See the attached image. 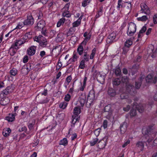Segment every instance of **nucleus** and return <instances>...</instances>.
<instances>
[{
  "instance_id": "obj_1",
  "label": "nucleus",
  "mask_w": 157,
  "mask_h": 157,
  "mask_svg": "<svg viewBox=\"0 0 157 157\" xmlns=\"http://www.w3.org/2000/svg\"><path fill=\"white\" fill-rule=\"evenodd\" d=\"M144 78L143 76L140 77L138 79V81H136L135 82V87L132 84H129L126 85V90L130 94L132 95V96H135L137 92L136 89H139L142 83V82Z\"/></svg>"
},
{
  "instance_id": "obj_2",
  "label": "nucleus",
  "mask_w": 157,
  "mask_h": 157,
  "mask_svg": "<svg viewBox=\"0 0 157 157\" xmlns=\"http://www.w3.org/2000/svg\"><path fill=\"white\" fill-rule=\"evenodd\" d=\"M95 99V92L93 89L91 90L89 92L86 103V106L90 108L91 105H93V102Z\"/></svg>"
},
{
  "instance_id": "obj_3",
  "label": "nucleus",
  "mask_w": 157,
  "mask_h": 157,
  "mask_svg": "<svg viewBox=\"0 0 157 157\" xmlns=\"http://www.w3.org/2000/svg\"><path fill=\"white\" fill-rule=\"evenodd\" d=\"M136 25L133 22H130L128 23L127 34L129 36H133L136 32Z\"/></svg>"
},
{
  "instance_id": "obj_4",
  "label": "nucleus",
  "mask_w": 157,
  "mask_h": 157,
  "mask_svg": "<svg viewBox=\"0 0 157 157\" xmlns=\"http://www.w3.org/2000/svg\"><path fill=\"white\" fill-rule=\"evenodd\" d=\"M137 104V103L136 102H134L133 103V106H136V108L139 112L142 113L144 112V110L146 109V107H148V108H147V109L148 110H151L152 107V105L153 104V103L151 102L149 103L148 105H146L145 108L141 104H140L138 105Z\"/></svg>"
},
{
  "instance_id": "obj_5",
  "label": "nucleus",
  "mask_w": 157,
  "mask_h": 157,
  "mask_svg": "<svg viewBox=\"0 0 157 157\" xmlns=\"http://www.w3.org/2000/svg\"><path fill=\"white\" fill-rule=\"evenodd\" d=\"M24 21L25 24V27H29L34 24V19L31 14H28L27 15V18Z\"/></svg>"
},
{
  "instance_id": "obj_6",
  "label": "nucleus",
  "mask_w": 157,
  "mask_h": 157,
  "mask_svg": "<svg viewBox=\"0 0 157 157\" xmlns=\"http://www.w3.org/2000/svg\"><path fill=\"white\" fill-rule=\"evenodd\" d=\"M154 124H152L148 125L147 127H143L142 130V133L144 135H147L151 134L153 129V126Z\"/></svg>"
},
{
  "instance_id": "obj_7",
  "label": "nucleus",
  "mask_w": 157,
  "mask_h": 157,
  "mask_svg": "<svg viewBox=\"0 0 157 157\" xmlns=\"http://www.w3.org/2000/svg\"><path fill=\"white\" fill-rule=\"evenodd\" d=\"M46 25V23L44 20H41L39 21L35 26L34 29L37 31H40L43 29Z\"/></svg>"
},
{
  "instance_id": "obj_8",
  "label": "nucleus",
  "mask_w": 157,
  "mask_h": 157,
  "mask_svg": "<svg viewBox=\"0 0 157 157\" xmlns=\"http://www.w3.org/2000/svg\"><path fill=\"white\" fill-rule=\"evenodd\" d=\"M141 8L140 11L142 13H144L147 15H149L150 13V11L149 8L146 4L142 3L140 4Z\"/></svg>"
},
{
  "instance_id": "obj_9",
  "label": "nucleus",
  "mask_w": 157,
  "mask_h": 157,
  "mask_svg": "<svg viewBox=\"0 0 157 157\" xmlns=\"http://www.w3.org/2000/svg\"><path fill=\"white\" fill-rule=\"evenodd\" d=\"M146 80L147 83H155L157 82V75L153 77L152 75L149 74L146 77Z\"/></svg>"
},
{
  "instance_id": "obj_10",
  "label": "nucleus",
  "mask_w": 157,
  "mask_h": 157,
  "mask_svg": "<svg viewBox=\"0 0 157 157\" xmlns=\"http://www.w3.org/2000/svg\"><path fill=\"white\" fill-rule=\"evenodd\" d=\"M19 48V47H17L13 43L9 49V53L11 56H13L16 53Z\"/></svg>"
},
{
  "instance_id": "obj_11",
  "label": "nucleus",
  "mask_w": 157,
  "mask_h": 157,
  "mask_svg": "<svg viewBox=\"0 0 157 157\" xmlns=\"http://www.w3.org/2000/svg\"><path fill=\"white\" fill-rule=\"evenodd\" d=\"M107 140V137H105L100 140L98 143V147L99 149H102L105 147Z\"/></svg>"
},
{
  "instance_id": "obj_12",
  "label": "nucleus",
  "mask_w": 157,
  "mask_h": 157,
  "mask_svg": "<svg viewBox=\"0 0 157 157\" xmlns=\"http://www.w3.org/2000/svg\"><path fill=\"white\" fill-rule=\"evenodd\" d=\"M14 88V87L11 85L7 86L5 89L3 90L2 93L4 95H7L13 92Z\"/></svg>"
},
{
  "instance_id": "obj_13",
  "label": "nucleus",
  "mask_w": 157,
  "mask_h": 157,
  "mask_svg": "<svg viewBox=\"0 0 157 157\" xmlns=\"http://www.w3.org/2000/svg\"><path fill=\"white\" fill-rule=\"evenodd\" d=\"M116 34L115 33L113 32L110 34L108 36L107 40V42L108 43H111L116 41L115 40Z\"/></svg>"
},
{
  "instance_id": "obj_14",
  "label": "nucleus",
  "mask_w": 157,
  "mask_h": 157,
  "mask_svg": "<svg viewBox=\"0 0 157 157\" xmlns=\"http://www.w3.org/2000/svg\"><path fill=\"white\" fill-rule=\"evenodd\" d=\"M36 47L34 46H32L29 48L27 50V53L29 56L34 55L36 51Z\"/></svg>"
},
{
  "instance_id": "obj_15",
  "label": "nucleus",
  "mask_w": 157,
  "mask_h": 157,
  "mask_svg": "<svg viewBox=\"0 0 157 157\" xmlns=\"http://www.w3.org/2000/svg\"><path fill=\"white\" fill-rule=\"evenodd\" d=\"M17 115V113H9L7 116L6 117L5 119L9 122H12L15 120V117Z\"/></svg>"
},
{
  "instance_id": "obj_16",
  "label": "nucleus",
  "mask_w": 157,
  "mask_h": 157,
  "mask_svg": "<svg viewBox=\"0 0 157 157\" xmlns=\"http://www.w3.org/2000/svg\"><path fill=\"white\" fill-rule=\"evenodd\" d=\"M23 36L17 40H16L13 44L17 47H19L26 42Z\"/></svg>"
},
{
  "instance_id": "obj_17",
  "label": "nucleus",
  "mask_w": 157,
  "mask_h": 157,
  "mask_svg": "<svg viewBox=\"0 0 157 157\" xmlns=\"http://www.w3.org/2000/svg\"><path fill=\"white\" fill-rule=\"evenodd\" d=\"M85 43L84 42H82L78 46L77 49V52L80 56L82 55L83 53V47H85L86 45H84V44Z\"/></svg>"
},
{
  "instance_id": "obj_18",
  "label": "nucleus",
  "mask_w": 157,
  "mask_h": 157,
  "mask_svg": "<svg viewBox=\"0 0 157 157\" xmlns=\"http://www.w3.org/2000/svg\"><path fill=\"white\" fill-rule=\"evenodd\" d=\"M10 100L8 97H6L2 98L0 101V104L3 106L9 104Z\"/></svg>"
},
{
  "instance_id": "obj_19",
  "label": "nucleus",
  "mask_w": 157,
  "mask_h": 157,
  "mask_svg": "<svg viewBox=\"0 0 157 157\" xmlns=\"http://www.w3.org/2000/svg\"><path fill=\"white\" fill-rule=\"evenodd\" d=\"M80 119V117H76L75 116H72L71 122L72 123L71 127H74L76 123L77 122H79Z\"/></svg>"
},
{
  "instance_id": "obj_20",
  "label": "nucleus",
  "mask_w": 157,
  "mask_h": 157,
  "mask_svg": "<svg viewBox=\"0 0 157 157\" xmlns=\"http://www.w3.org/2000/svg\"><path fill=\"white\" fill-rule=\"evenodd\" d=\"M81 113V109L78 107H75L74 109L73 115L72 116H75L76 117H80L78 116L79 114Z\"/></svg>"
},
{
  "instance_id": "obj_21",
  "label": "nucleus",
  "mask_w": 157,
  "mask_h": 157,
  "mask_svg": "<svg viewBox=\"0 0 157 157\" xmlns=\"http://www.w3.org/2000/svg\"><path fill=\"white\" fill-rule=\"evenodd\" d=\"M86 96L83 97H80L78 103H79L80 106L83 107L85 103L86 104Z\"/></svg>"
},
{
  "instance_id": "obj_22",
  "label": "nucleus",
  "mask_w": 157,
  "mask_h": 157,
  "mask_svg": "<svg viewBox=\"0 0 157 157\" xmlns=\"http://www.w3.org/2000/svg\"><path fill=\"white\" fill-rule=\"evenodd\" d=\"M97 81L99 83H101L105 81L104 76L101 74L100 73L98 74L97 75Z\"/></svg>"
},
{
  "instance_id": "obj_23",
  "label": "nucleus",
  "mask_w": 157,
  "mask_h": 157,
  "mask_svg": "<svg viewBox=\"0 0 157 157\" xmlns=\"http://www.w3.org/2000/svg\"><path fill=\"white\" fill-rule=\"evenodd\" d=\"M23 37L26 42H28V40L32 37V33L31 32L26 33L23 36Z\"/></svg>"
},
{
  "instance_id": "obj_24",
  "label": "nucleus",
  "mask_w": 157,
  "mask_h": 157,
  "mask_svg": "<svg viewBox=\"0 0 157 157\" xmlns=\"http://www.w3.org/2000/svg\"><path fill=\"white\" fill-rule=\"evenodd\" d=\"M108 94L110 97H114L116 95L115 90L112 88H109L108 91Z\"/></svg>"
},
{
  "instance_id": "obj_25",
  "label": "nucleus",
  "mask_w": 157,
  "mask_h": 157,
  "mask_svg": "<svg viewBox=\"0 0 157 157\" xmlns=\"http://www.w3.org/2000/svg\"><path fill=\"white\" fill-rule=\"evenodd\" d=\"M40 45L42 48L46 47L48 44V42L46 39L44 37V39H42L39 43Z\"/></svg>"
},
{
  "instance_id": "obj_26",
  "label": "nucleus",
  "mask_w": 157,
  "mask_h": 157,
  "mask_svg": "<svg viewBox=\"0 0 157 157\" xmlns=\"http://www.w3.org/2000/svg\"><path fill=\"white\" fill-rule=\"evenodd\" d=\"M136 146L138 147L140 151H142L144 148V143L141 141H138L136 144Z\"/></svg>"
},
{
  "instance_id": "obj_27",
  "label": "nucleus",
  "mask_w": 157,
  "mask_h": 157,
  "mask_svg": "<svg viewBox=\"0 0 157 157\" xmlns=\"http://www.w3.org/2000/svg\"><path fill=\"white\" fill-rule=\"evenodd\" d=\"M32 65L33 64L29 63H27L26 65L24 66L25 68L27 71L26 74H27L32 69Z\"/></svg>"
},
{
  "instance_id": "obj_28",
  "label": "nucleus",
  "mask_w": 157,
  "mask_h": 157,
  "mask_svg": "<svg viewBox=\"0 0 157 157\" xmlns=\"http://www.w3.org/2000/svg\"><path fill=\"white\" fill-rule=\"evenodd\" d=\"M17 70L14 68H13L10 71V74L11 77H13L15 76L17 74Z\"/></svg>"
},
{
  "instance_id": "obj_29",
  "label": "nucleus",
  "mask_w": 157,
  "mask_h": 157,
  "mask_svg": "<svg viewBox=\"0 0 157 157\" xmlns=\"http://www.w3.org/2000/svg\"><path fill=\"white\" fill-rule=\"evenodd\" d=\"M126 91L128 93H124L121 94L120 98L121 99H128L129 98V95L132 96V95L130 94L128 91H127L126 89Z\"/></svg>"
},
{
  "instance_id": "obj_30",
  "label": "nucleus",
  "mask_w": 157,
  "mask_h": 157,
  "mask_svg": "<svg viewBox=\"0 0 157 157\" xmlns=\"http://www.w3.org/2000/svg\"><path fill=\"white\" fill-rule=\"evenodd\" d=\"M44 37L41 35H39L38 36H36L33 37V39L34 41H36L39 43L42 39H44Z\"/></svg>"
},
{
  "instance_id": "obj_31",
  "label": "nucleus",
  "mask_w": 157,
  "mask_h": 157,
  "mask_svg": "<svg viewBox=\"0 0 157 157\" xmlns=\"http://www.w3.org/2000/svg\"><path fill=\"white\" fill-rule=\"evenodd\" d=\"M121 82V80L120 78H116L113 79V86H117L120 85Z\"/></svg>"
},
{
  "instance_id": "obj_32",
  "label": "nucleus",
  "mask_w": 157,
  "mask_h": 157,
  "mask_svg": "<svg viewBox=\"0 0 157 157\" xmlns=\"http://www.w3.org/2000/svg\"><path fill=\"white\" fill-rule=\"evenodd\" d=\"M114 73L116 76H120L121 75V71L119 67H117L115 70Z\"/></svg>"
},
{
  "instance_id": "obj_33",
  "label": "nucleus",
  "mask_w": 157,
  "mask_h": 157,
  "mask_svg": "<svg viewBox=\"0 0 157 157\" xmlns=\"http://www.w3.org/2000/svg\"><path fill=\"white\" fill-rule=\"evenodd\" d=\"M11 130L10 128H8L6 129L3 130L2 132V134L5 137L9 135L11 133Z\"/></svg>"
},
{
  "instance_id": "obj_34",
  "label": "nucleus",
  "mask_w": 157,
  "mask_h": 157,
  "mask_svg": "<svg viewBox=\"0 0 157 157\" xmlns=\"http://www.w3.org/2000/svg\"><path fill=\"white\" fill-rule=\"evenodd\" d=\"M75 30V28L73 26L71 27L69 29V30L67 33V36H71L74 34Z\"/></svg>"
},
{
  "instance_id": "obj_35",
  "label": "nucleus",
  "mask_w": 157,
  "mask_h": 157,
  "mask_svg": "<svg viewBox=\"0 0 157 157\" xmlns=\"http://www.w3.org/2000/svg\"><path fill=\"white\" fill-rule=\"evenodd\" d=\"M64 34L62 33H59L56 37V39L59 41H62L64 39L63 36Z\"/></svg>"
},
{
  "instance_id": "obj_36",
  "label": "nucleus",
  "mask_w": 157,
  "mask_h": 157,
  "mask_svg": "<svg viewBox=\"0 0 157 157\" xmlns=\"http://www.w3.org/2000/svg\"><path fill=\"white\" fill-rule=\"evenodd\" d=\"M97 51V48H94L92 50L91 52L90 56V59H94Z\"/></svg>"
},
{
  "instance_id": "obj_37",
  "label": "nucleus",
  "mask_w": 157,
  "mask_h": 157,
  "mask_svg": "<svg viewBox=\"0 0 157 157\" xmlns=\"http://www.w3.org/2000/svg\"><path fill=\"white\" fill-rule=\"evenodd\" d=\"M23 27H25V24L24 21H21L19 22L16 27V28L20 29H21Z\"/></svg>"
},
{
  "instance_id": "obj_38",
  "label": "nucleus",
  "mask_w": 157,
  "mask_h": 157,
  "mask_svg": "<svg viewBox=\"0 0 157 157\" xmlns=\"http://www.w3.org/2000/svg\"><path fill=\"white\" fill-rule=\"evenodd\" d=\"M98 139L97 138H93V139L90 141V145L91 146H94L98 142Z\"/></svg>"
},
{
  "instance_id": "obj_39",
  "label": "nucleus",
  "mask_w": 157,
  "mask_h": 157,
  "mask_svg": "<svg viewBox=\"0 0 157 157\" xmlns=\"http://www.w3.org/2000/svg\"><path fill=\"white\" fill-rule=\"evenodd\" d=\"M65 21V19L64 18H62L60 19L57 23V27H59L61 25H63Z\"/></svg>"
},
{
  "instance_id": "obj_40",
  "label": "nucleus",
  "mask_w": 157,
  "mask_h": 157,
  "mask_svg": "<svg viewBox=\"0 0 157 157\" xmlns=\"http://www.w3.org/2000/svg\"><path fill=\"white\" fill-rule=\"evenodd\" d=\"M132 42L130 39L127 40L125 43L124 46L129 48L132 44Z\"/></svg>"
},
{
  "instance_id": "obj_41",
  "label": "nucleus",
  "mask_w": 157,
  "mask_h": 157,
  "mask_svg": "<svg viewBox=\"0 0 157 157\" xmlns=\"http://www.w3.org/2000/svg\"><path fill=\"white\" fill-rule=\"evenodd\" d=\"M18 131L19 132H25L26 134H28V133L27 132V127L25 126H23L19 128L18 130Z\"/></svg>"
},
{
  "instance_id": "obj_42",
  "label": "nucleus",
  "mask_w": 157,
  "mask_h": 157,
  "mask_svg": "<svg viewBox=\"0 0 157 157\" xmlns=\"http://www.w3.org/2000/svg\"><path fill=\"white\" fill-rule=\"evenodd\" d=\"M92 0H84L82 1V6L83 7H85L88 5L89 3H90L91 1Z\"/></svg>"
},
{
  "instance_id": "obj_43",
  "label": "nucleus",
  "mask_w": 157,
  "mask_h": 157,
  "mask_svg": "<svg viewBox=\"0 0 157 157\" xmlns=\"http://www.w3.org/2000/svg\"><path fill=\"white\" fill-rule=\"evenodd\" d=\"M86 61H84V60H82L80 62L79 65L78 67L80 69H84L85 67V63Z\"/></svg>"
},
{
  "instance_id": "obj_44",
  "label": "nucleus",
  "mask_w": 157,
  "mask_h": 157,
  "mask_svg": "<svg viewBox=\"0 0 157 157\" xmlns=\"http://www.w3.org/2000/svg\"><path fill=\"white\" fill-rule=\"evenodd\" d=\"M129 114L131 117L136 116L137 114L136 110L133 108H132L129 112Z\"/></svg>"
},
{
  "instance_id": "obj_45",
  "label": "nucleus",
  "mask_w": 157,
  "mask_h": 157,
  "mask_svg": "<svg viewBox=\"0 0 157 157\" xmlns=\"http://www.w3.org/2000/svg\"><path fill=\"white\" fill-rule=\"evenodd\" d=\"M123 0H118L117 5V9L118 10H120V8L123 7Z\"/></svg>"
},
{
  "instance_id": "obj_46",
  "label": "nucleus",
  "mask_w": 157,
  "mask_h": 157,
  "mask_svg": "<svg viewBox=\"0 0 157 157\" xmlns=\"http://www.w3.org/2000/svg\"><path fill=\"white\" fill-rule=\"evenodd\" d=\"M36 17L37 18V20H43V15L42 12L40 11L38 13L36 14Z\"/></svg>"
},
{
  "instance_id": "obj_47",
  "label": "nucleus",
  "mask_w": 157,
  "mask_h": 157,
  "mask_svg": "<svg viewBox=\"0 0 157 157\" xmlns=\"http://www.w3.org/2000/svg\"><path fill=\"white\" fill-rule=\"evenodd\" d=\"M68 144V141L67 139L64 138L63 140H60L59 144L63 145L64 146L67 145Z\"/></svg>"
},
{
  "instance_id": "obj_48",
  "label": "nucleus",
  "mask_w": 157,
  "mask_h": 157,
  "mask_svg": "<svg viewBox=\"0 0 157 157\" xmlns=\"http://www.w3.org/2000/svg\"><path fill=\"white\" fill-rule=\"evenodd\" d=\"M111 111V105L110 104L106 105L104 109L105 112H109Z\"/></svg>"
},
{
  "instance_id": "obj_49",
  "label": "nucleus",
  "mask_w": 157,
  "mask_h": 157,
  "mask_svg": "<svg viewBox=\"0 0 157 157\" xmlns=\"http://www.w3.org/2000/svg\"><path fill=\"white\" fill-rule=\"evenodd\" d=\"M137 19L139 21H146L148 19V17L146 15H144L141 17H138Z\"/></svg>"
},
{
  "instance_id": "obj_50",
  "label": "nucleus",
  "mask_w": 157,
  "mask_h": 157,
  "mask_svg": "<svg viewBox=\"0 0 157 157\" xmlns=\"http://www.w3.org/2000/svg\"><path fill=\"white\" fill-rule=\"evenodd\" d=\"M68 103L66 102H63L61 103L59 105V107L63 109H65L67 107Z\"/></svg>"
},
{
  "instance_id": "obj_51",
  "label": "nucleus",
  "mask_w": 157,
  "mask_h": 157,
  "mask_svg": "<svg viewBox=\"0 0 157 157\" xmlns=\"http://www.w3.org/2000/svg\"><path fill=\"white\" fill-rule=\"evenodd\" d=\"M72 79V78L71 75L68 76L66 78L65 83H67V85H68Z\"/></svg>"
},
{
  "instance_id": "obj_52",
  "label": "nucleus",
  "mask_w": 157,
  "mask_h": 157,
  "mask_svg": "<svg viewBox=\"0 0 157 157\" xmlns=\"http://www.w3.org/2000/svg\"><path fill=\"white\" fill-rule=\"evenodd\" d=\"M124 125L123 124H121L120 125V128L121 133H124L126 131L127 127L126 126H125L124 128Z\"/></svg>"
},
{
  "instance_id": "obj_53",
  "label": "nucleus",
  "mask_w": 157,
  "mask_h": 157,
  "mask_svg": "<svg viewBox=\"0 0 157 157\" xmlns=\"http://www.w3.org/2000/svg\"><path fill=\"white\" fill-rule=\"evenodd\" d=\"M62 15L64 17H67L68 18H69L71 17V15L69 13V11H68V12L64 11L62 13Z\"/></svg>"
},
{
  "instance_id": "obj_54",
  "label": "nucleus",
  "mask_w": 157,
  "mask_h": 157,
  "mask_svg": "<svg viewBox=\"0 0 157 157\" xmlns=\"http://www.w3.org/2000/svg\"><path fill=\"white\" fill-rule=\"evenodd\" d=\"M35 124V122L34 121L32 123H29L28 124V127L30 131H31L33 130V127Z\"/></svg>"
},
{
  "instance_id": "obj_55",
  "label": "nucleus",
  "mask_w": 157,
  "mask_h": 157,
  "mask_svg": "<svg viewBox=\"0 0 157 157\" xmlns=\"http://www.w3.org/2000/svg\"><path fill=\"white\" fill-rule=\"evenodd\" d=\"M126 8L130 10L129 12H130L132 10V4L131 2H126Z\"/></svg>"
},
{
  "instance_id": "obj_56",
  "label": "nucleus",
  "mask_w": 157,
  "mask_h": 157,
  "mask_svg": "<svg viewBox=\"0 0 157 157\" xmlns=\"http://www.w3.org/2000/svg\"><path fill=\"white\" fill-rule=\"evenodd\" d=\"M91 35L90 34L89 35L85 37V38L82 42H84L85 43L84 44V45H86L87 42L91 38Z\"/></svg>"
},
{
  "instance_id": "obj_57",
  "label": "nucleus",
  "mask_w": 157,
  "mask_h": 157,
  "mask_svg": "<svg viewBox=\"0 0 157 157\" xmlns=\"http://www.w3.org/2000/svg\"><path fill=\"white\" fill-rule=\"evenodd\" d=\"M81 24V22L77 20L73 23V26L75 28V27L78 26Z\"/></svg>"
},
{
  "instance_id": "obj_58",
  "label": "nucleus",
  "mask_w": 157,
  "mask_h": 157,
  "mask_svg": "<svg viewBox=\"0 0 157 157\" xmlns=\"http://www.w3.org/2000/svg\"><path fill=\"white\" fill-rule=\"evenodd\" d=\"M70 5V3H67L66 4L63 8V9H64V11H67L68 12V11H69V9Z\"/></svg>"
},
{
  "instance_id": "obj_59",
  "label": "nucleus",
  "mask_w": 157,
  "mask_h": 157,
  "mask_svg": "<svg viewBox=\"0 0 157 157\" xmlns=\"http://www.w3.org/2000/svg\"><path fill=\"white\" fill-rule=\"evenodd\" d=\"M153 21L154 24H157V13L155 14L153 17Z\"/></svg>"
},
{
  "instance_id": "obj_60",
  "label": "nucleus",
  "mask_w": 157,
  "mask_h": 157,
  "mask_svg": "<svg viewBox=\"0 0 157 157\" xmlns=\"http://www.w3.org/2000/svg\"><path fill=\"white\" fill-rule=\"evenodd\" d=\"M71 98V96L70 94H67L65 95L64 100L66 101H69Z\"/></svg>"
},
{
  "instance_id": "obj_61",
  "label": "nucleus",
  "mask_w": 157,
  "mask_h": 157,
  "mask_svg": "<svg viewBox=\"0 0 157 157\" xmlns=\"http://www.w3.org/2000/svg\"><path fill=\"white\" fill-rule=\"evenodd\" d=\"M56 33V32L54 30H51L49 32V34L51 37H53Z\"/></svg>"
},
{
  "instance_id": "obj_62",
  "label": "nucleus",
  "mask_w": 157,
  "mask_h": 157,
  "mask_svg": "<svg viewBox=\"0 0 157 157\" xmlns=\"http://www.w3.org/2000/svg\"><path fill=\"white\" fill-rule=\"evenodd\" d=\"M147 30V27L144 25L143 26L141 29L140 30L139 32L140 33H143L145 32Z\"/></svg>"
},
{
  "instance_id": "obj_63",
  "label": "nucleus",
  "mask_w": 157,
  "mask_h": 157,
  "mask_svg": "<svg viewBox=\"0 0 157 157\" xmlns=\"http://www.w3.org/2000/svg\"><path fill=\"white\" fill-rule=\"evenodd\" d=\"M100 129L99 128H98L95 130L94 131V134L97 137L99 136L100 133Z\"/></svg>"
},
{
  "instance_id": "obj_64",
  "label": "nucleus",
  "mask_w": 157,
  "mask_h": 157,
  "mask_svg": "<svg viewBox=\"0 0 157 157\" xmlns=\"http://www.w3.org/2000/svg\"><path fill=\"white\" fill-rule=\"evenodd\" d=\"M81 86L78 89V91H83L84 90V89L86 87V86L82 85V82H80Z\"/></svg>"
}]
</instances>
